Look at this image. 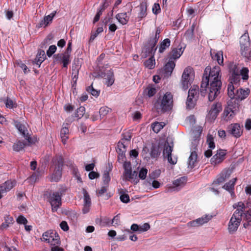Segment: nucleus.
<instances>
[{"mask_svg":"<svg viewBox=\"0 0 251 251\" xmlns=\"http://www.w3.org/2000/svg\"><path fill=\"white\" fill-rule=\"evenodd\" d=\"M222 87L221 68L215 66L212 68L207 66L204 71L201 83V94L204 96L207 92L209 101L214 100L220 93Z\"/></svg>","mask_w":251,"mask_h":251,"instance_id":"f257e3e1","label":"nucleus"},{"mask_svg":"<svg viewBox=\"0 0 251 251\" xmlns=\"http://www.w3.org/2000/svg\"><path fill=\"white\" fill-rule=\"evenodd\" d=\"M233 207L236 210L233 213L228 223V230L230 233H233L237 230L242 221L243 210L245 208V204L242 201L234 203Z\"/></svg>","mask_w":251,"mask_h":251,"instance_id":"f03ea898","label":"nucleus"},{"mask_svg":"<svg viewBox=\"0 0 251 251\" xmlns=\"http://www.w3.org/2000/svg\"><path fill=\"white\" fill-rule=\"evenodd\" d=\"M229 72V81L230 83L237 84L241 82V75L243 80H246L249 78V70L247 68L240 69V67L234 63H230L228 65Z\"/></svg>","mask_w":251,"mask_h":251,"instance_id":"7ed1b4c3","label":"nucleus"},{"mask_svg":"<svg viewBox=\"0 0 251 251\" xmlns=\"http://www.w3.org/2000/svg\"><path fill=\"white\" fill-rule=\"evenodd\" d=\"M240 84V82H239L236 84L229 82L227 87V94L231 99L230 101H232L234 100V102L235 103L236 100H242L246 99L249 95V89L244 90L238 88Z\"/></svg>","mask_w":251,"mask_h":251,"instance_id":"20e7f679","label":"nucleus"},{"mask_svg":"<svg viewBox=\"0 0 251 251\" xmlns=\"http://www.w3.org/2000/svg\"><path fill=\"white\" fill-rule=\"evenodd\" d=\"M173 96L170 93H166L161 99H158L154 103L157 110L165 112L170 110L173 107Z\"/></svg>","mask_w":251,"mask_h":251,"instance_id":"39448f33","label":"nucleus"},{"mask_svg":"<svg viewBox=\"0 0 251 251\" xmlns=\"http://www.w3.org/2000/svg\"><path fill=\"white\" fill-rule=\"evenodd\" d=\"M52 163L54 166V172L51 176V181L57 182L61 177L62 167L63 165V159L61 156H56L52 160Z\"/></svg>","mask_w":251,"mask_h":251,"instance_id":"423d86ee","label":"nucleus"},{"mask_svg":"<svg viewBox=\"0 0 251 251\" xmlns=\"http://www.w3.org/2000/svg\"><path fill=\"white\" fill-rule=\"evenodd\" d=\"M194 77L193 69L191 67H186L183 71L181 79V87L184 90L188 89L192 84Z\"/></svg>","mask_w":251,"mask_h":251,"instance_id":"0eeeda50","label":"nucleus"},{"mask_svg":"<svg viewBox=\"0 0 251 251\" xmlns=\"http://www.w3.org/2000/svg\"><path fill=\"white\" fill-rule=\"evenodd\" d=\"M43 239L50 243L51 246L59 245L60 243L59 235L53 230H49L43 233Z\"/></svg>","mask_w":251,"mask_h":251,"instance_id":"6e6552de","label":"nucleus"},{"mask_svg":"<svg viewBox=\"0 0 251 251\" xmlns=\"http://www.w3.org/2000/svg\"><path fill=\"white\" fill-rule=\"evenodd\" d=\"M222 110V106L220 102L213 103L206 115V121L210 123L214 122Z\"/></svg>","mask_w":251,"mask_h":251,"instance_id":"1a4fd4ad","label":"nucleus"},{"mask_svg":"<svg viewBox=\"0 0 251 251\" xmlns=\"http://www.w3.org/2000/svg\"><path fill=\"white\" fill-rule=\"evenodd\" d=\"M173 148V147L170 146L168 142H166L163 151V155L164 158H167L169 163L175 165L176 163L177 159L176 156H172Z\"/></svg>","mask_w":251,"mask_h":251,"instance_id":"9d476101","label":"nucleus"},{"mask_svg":"<svg viewBox=\"0 0 251 251\" xmlns=\"http://www.w3.org/2000/svg\"><path fill=\"white\" fill-rule=\"evenodd\" d=\"M14 126L18 129L23 136L29 144H32L35 143V140L32 139L27 133V129L25 126L18 121L14 122Z\"/></svg>","mask_w":251,"mask_h":251,"instance_id":"9b49d317","label":"nucleus"},{"mask_svg":"<svg viewBox=\"0 0 251 251\" xmlns=\"http://www.w3.org/2000/svg\"><path fill=\"white\" fill-rule=\"evenodd\" d=\"M227 131L234 137L239 138L242 135L243 129L239 124H232L228 126Z\"/></svg>","mask_w":251,"mask_h":251,"instance_id":"f8f14e48","label":"nucleus"},{"mask_svg":"<svg viewBox=\"0 0 251 251\" xmlns=\"http://www.w3.org/2000/svg\"><path fill=\"white\" fill-rule=\"evenodd\" d=\"M184 48L181 45H179L176 48L172 47L171 51L168 54L169 59L175 61L178 59L182 54Z\"/></svg>","mask_w":251,"mask_h":251,"instance_id":"ddd939ff","label":"nucleus"},{"mask_svg":"<svg viewBox=\"0 0 251 251\" xmlns=\"http://www.w3.org/2000/svg\"><path fill=\"white\" fill-rule=\"evenodd\" d=\"M50 203L52 211H56L58 207L61 205V194L58 192L53 193L50 198Z\"/></svg>","mask_w":251,"mask_h":251,"instance_id":"4468645a","label":"nucleus"},{"mask_svg":"<svg viewBox=\"0 0 251 251\" xmlns=\"http://www.w3.org/2000/svg\"><path fill=\"white\" fill-rule=\"evenodd\" d=\"M123 167L125 170L124 175L126 180L133 179L137 176V172L135 171L132 172L130 162H125Z\"/></svg>","mask_w":251,"mask_h":251,"instance_id":"2eb2a0df","label":"nucleus"},{"mask_svg":"<svg viewBox=\"0 0 251 251\" xmlns=\"http://www.w3.org/2000/svg\"><path fill=\"white\" fill-rule=\"evenodd\" d=\"M16 184L15 180H8L0 185V199Z\"/></svg>","mask_w":251,"mask_h":251,"instance_id":"dca6fc26","label":"nucleus"},{"mask_svg":"<svg viewBox=\"0 0 251 251\" xmlns=\"http://www.w3.org/2000/svg\"><path fill=\"white\" fill-rule=\"evenodd\" d=\"M228 107H226L224 111L223 118L226 121L230 120L234 115V108H235L237 105L233 106V101H228Z\"/></svg>","mask_w":251,"mask_h":251,"instance_id":"f3484780","label":"nucleus"},{"mask_svg":"<svg viewBox=\"0 0 251 251\" xmlns=\"http://www.w3.org/2000/svg\"><path fill=\"white\" fill-rule=\"evenodd\" d=\"M55 60L56 61H61L63 63V67L67 68L68 64L70 63V54L64 53H58L54 55Z\"/></svg>","mask_w":251,"mask_h":251,"instance_id":"a211bd4d","label":"nucleus"},{"mask_svg":"<svg viewBox=\"0 0 251 251\" xmlns=\"http://www.w3.org/2000/svg\"><path fill=\"white\" fill-rule=\"evenodd\" d=\"M226 154L225 151L219 150L211 159V163L215 165L221 163L224 159Z\"/></svg>","mask_w":251,"mask_h":251,"instance_id":"6ab92c4d","label":"nucleus"},{"mask_svg":"<svg viewBox=\"0 0 251 251\" xmlns=\"http://www.w3.org/2000/svg\"><path fill=\"white\" fill-rule=\"evenodd\" d=\"M187 180V177L185 176L180 177L175 180L173 182V188L175 189L174 190L179 191L185 185Z\"/></svg>","mask_w":251,"mask_h":251,"instance_id":"aec40b11","label":"nucleus"},{"mask_svg":"<svg viewBox=\"0 0 251 251\" xmlns=\"http://www.w3.org/2000/svg\"><path fill=\"white\" fill-rule=\"evenodd\" d=\"M240 48H243V49H244V48L251 46L249 34L247 31H246L245 33L240 37Z\"/></svg>","mask_w":251,"mask_h":251,"instance_id":"412c9836","label":"nucleus"},{"mask_svg":"<svg viewBox=\"0 0 251 251\" xmlns=\"http://www.w3.org/2000/svg\"><path fill=\"white\" fill-rule=\"evenodd\" d=\"M110 2V0H105V1L98 10L97 13L94 18L93 22L94 23L99 20L100 16L102 15L103 11L109 5Z\"/></svg>","mask_w":251,"mask_h":251,"instance_id":"4be33fe9","label":"nucleus"},{"mask_svg":"<svg viewBox=\"0 0 251 251\" xmlns=\"http://www.w3.org/2000/svg\"><path fill=\"white\" fill-rule=\"evenodd\" d=\"M237 178H234L230 180H229L228 182L226 183L223 186V188L228 191L231 196H233L234 195V185L235 182L236 181Z\"/></svg>","mask_w":251,"mask_h":251,"instance_id":"5701e85b","label":"nucleus"},{"mask_svg":"<svg viewBox=\"0 0 251 251\" xmlns=\"http://www.w3.org/2000/svg\"><path fill=\"white\" fill-rule=\"evenodd\" d=\"M176 63L174 60L169 59L168 62L165 64L164 67V71L166 76L171 75Z\"/></svg>","mask_w":251,"mask_h":251,"instance_id":"b1692460","label":"nucleus"},{"mask_svg":"<svg viewBox=\"0 0 251 251\" xmlns=\"http://www.w3.org/2000/svg\"><path fill=\"white\" fill-rule=\"evenodd\" d=\"M197 157L198 155L196 151H193L191 152L188 161V167L189 168L193 169L195 167L197 160Z\"/></svg>","mask_w":251,"mask_h":251,"instance_id":"393cba45","label":"nucleus"},{"mask_svg":"<svg viewBox=\"0 0 251 251\" xmlns=\"http://www.w3.org/2000/svg\"><path fill=\"white\" fill-rule=\"evenodd\" d=\"M56 14V11H53L50 15L46 16L44 17V19L42 20L39 23L40 27H46L48 24L51 22L53 18Z\"/></svg>","mask_w":251,"mask_h":251,"instance_id":"a878e982","label":"nucleus"},{"mask_svg":"<svg viewBox=\"0 0 251 251\" xmlns=\"http://www.w3.org/2000/svg\"><path fill=\"white\" fill-rule=\"evenodd\" d=\"M161 148L159 145L153 144L151 148L150 155L151 158H157L160 154Z\"/></svg>","mask_w":251,"mask_h":251,"instance_id":"bb28decb","label":"nucleus"},{"mask_svg":"<svg viewBox=\"0 0 251 251\" xmlns=\"http://www.w3.org/2000/svg\"><path fill=\"white\" fill-rule=\"evenodd\" d=\"M147 7L148 3L147 1H144L140 3L139 6L140 11L138 13V17L139 18L142 19L147 16Z\"/></svg>","mask_w":251,"mask_h":251,"instance_id":"cd10ccee","label":"nucleus"},{"mask_svg":"<svg viewBox=\"0 0 251 251\" xmlns=\"http://www.w3.org/2000/svg\"><path fill=\"white\" fill-rule=\"evenodd\" d=\"M46 55L43 50H39L38 51L35 61L37 65L39 67L41 63L45 60Z\"/></svg>","mask_w":251,"mask_h":251,"instance_id":"c85d7f7f","label":"nucleus"},{"mask_svg":"<svg viewBox=\"0 0 251 251\" xmlns=\"http://www.w3.org/2000/svg\"><path fill=\"white\" fill-rule=\"evenodd\" d=\"M116 18L123 25H126L129 20V17L126 12L118 13L116 15Z\"/></svg>","mask_w":251,"mask_h":251,"instance_id":"c756f323","label":"nucleus"},{"mask_svg":"<svg viewBox=\"0 0 251 251\" xmlns=\"http://www.w3.org/2000/svg\"><path fill=\"white\" fill-rule=\"evenodd\" d=\"M199 95V88L198 86L194 85L191 87L188 91V96L190 98H192L197 100Z\"/></svg>","mask_w":251,"mask_h":251,"instance_id":"7c9ffc66","label":"nucleus"},{"mask_svg":"<svg viewBox=\"0 0 251 251\" xmlns=\"http://www.w3.org/2000/svg\"><path fill=\"white\" fill-rule=\"evenodd\" d=\"M4 222L2 223L0 226V229L3 230L7 228L10 225L13 224L14 219L9 215H6L4 217Z\"/></svg>","mask_w":251,"mask_h":251,"instance_id":"2f4dec72","label":"nucleus"},{"mask_svg":"<svg viewBox=\"0 0 251 251\" xmlns=\"http://www.w3.org/2000/svg\"><path fill=\"white\" fill-rule=\"evenodd\" d=\"M171 45V41L169 39L166 38L162 41L159 45L158 51L159 53H163Z\"/></svg>","mask_w":251,"mask_h":251,"instance_id":"473e14b6","label":"nucleus"},{"mask_svg":"<svg viewBox=\"0 0 251 251\" xmlns=\"http://www.w3.org/2000/svg\"><path fill=\"white\" fill-rule=\"evenodd\" d=\"M229 174H228L227 172L222 173L213 181V184H220L221 183H223L229 177Z\"/></svg>","mask_w":251,"mask_h":251,"instance_id":"72a5a7b5","label":"nucleus"},{"mask_svg":"<svg viewBox=\"0 0 251 251\" xmlns=\"http://www.w3.org/2000/svg\"><path fill=\"white\" fill-rule=\"evenodd\" d=\"M159 38V35H154V37L151 38L149 41V44L151 46L150 52L154 53L155 50L157 49V47H155L156 43H157Z\"/></svg>","mask_w":251,"mask_h":251,"instance_id":"f704fd0d","label":"nucleus"},{"mask_svg":"<svg viewBox=\"0 0 251 251\" xmlns=\"http://www.w3.org/2000/svg\"><path fill=\"white\" fill-rule=\"evenodd\" d=\"M106 81L105 84L107 86H111L114 82V77L113 72L111 70H108L106 73Z\"/></svg>","mask_w":251,"mask_h":251,"instance_id":"c9c22d12","label":"nucleus"},{"mask_svg":"<svg viewBox=\"0 0 251 251\" xmlns=\"http://www.w3.org/2000/svg\"><path fill=\"white\" fill-rule=\"evenodd\" d=\"M212 58L213 60H216L218 63L220 65H223V52L221 51H219L217 52L216 53H211Z\"/></svg>","mask_w":251,"mask_h":251,"instance_id":"e433bc0d","label":"nucleus"},{"mask_svg":"<svg viewBox=\"0 0 251 251\" xmlns=\"http://www.w3.org/2000/svg\"><path fill=\"white\" fill-rule=\"evenodd\" d=\"M240 51L242 55L248 60H251V46L247 48H240Z\"/></svg>","mask_w":251,"mask_h":251,"instance_id":"4c0bfd02","label":"nucleus"},{"mask_svg":"<svg viewBox=\"0 0 251 251\" xmlns=\"http://www.w3.org/2000/svg\"><path fill=\"white\" fill-rule=\"evenodd\" d=\"M60 137L62 142L64 144L66 143V141L69 138V129L67 127H63L60 132Z\"/></svg>","mask_w":251,"mask_h":251,"instance_id":"58836bf2","label":"nucleus"},{"mask_svg":"<svg viewBox=\"0 0 251 251\" xmlns=\"http://www.w3.org/2000/svg\"><path fill=\"white\" fill-rule=\"evenodd\" d=\"M165 124L164 123L154 122L151 124L152 130L155 133H158L163 128Z\"/></svg>","mask_w":251,"mask_h":251,"instance_id":"ea45409f","label":"nucleus"},{"mask_svg":"<svg viewBox=\"0 0 251 251\" xmlns=\"http://www.w3.org/2000/svg\"><path fill=\"white\" fill-rule=\"evenodd\" d=\"M211 216L209 215H205L201 218L196 219V220L199 226H201L203 224L208 222L211 219Z\"/></svg>","mask_w":251,"mask_h":251,"instance_id":"a19ab883","label":"nucleus"},{"mask_svg":"<svg viewBox=\"0 0 251 251\" xmlns=\"http://www.w3.org/2000/svg\"><path fill=\"white\" fill-rule=\"evenodd\" d=\"M155 65V59L153 56L151 57L144 62V65L149 69H152Z\"/></svg>","mask_w":251,"mask_h":251,"instance_id":"79ce46f5","label":"nucleus"},{"mask_svg":"<svg viewBox=\"0 0 251 251\" xmlns=\"http://www.w3.org/2000/svg\"><path fill=\"white\" fill-rule=\"evenodd\" d=\"M126 143L123 140L120 141L117 145V152H126Z\"/></svg>","mask_w":251,"mask_h":251,"instance_id":"37998d69","label":"nucleus"},{"mask_svg":"<svg viewBox=\"0 0 251 251\" xmlns=\"http://www.w3.org/2000/svg\"><path fill=\"white\" fill-rule=\"evenodd\" d=\"M25 146V144L24 142L18 141L14 143L13 146V149L16 151H19L23 150Z\"/></svg>","mask_w":251,"mask_h":251,"instance_id":"c03bdc74","label":"nucleus"},{"mask_svg":"<svg viewBox=\"0 0 251 251\" xmlns=\"http://www.w3.org/2000/svg\"><path fill=\"white\" fill-rule=\"evenodd\" d=\"M196 101L197 100H196L195 99L192 98H190L188 96L187 101L186 102L187 108L189 109L193 108L196 105Z\"/></svg>","mask_w":251,"mask_h":251,"instance_id":"a18cd8bd","label":"nucleus"},{"mask_svg":"<svg viewBox=\"0 0 251 251\" xmlns=\"http://www.w3.org/2000/svg\"><path fill=\"white\" fill-rule=\"evenodd\" d=\"M111 109L107 106H103L100 108L99 111L100 117L101 119L103 118L109 112Z\"/></svg>","mask_w":251,"mask_h":251,"instance_id":"49530a36","label":"nucleus"},{"mask_svg":"<svg viewBox=\"0 0 251 251\" xmlns=\"http://www.w3.org/2000/svg\"><path fill=\"white\" fill-rule=\"evenodd\" d=\"M85 108L83 106H80L76 111L75 116L79 119L81 118L84 114Z\"/></svg>","mask_w":251,"mask_h":251,"instance_id":"de8ad7c7","label":"nucleus"},{"mask_svg":"<svg viewBox=\"0 0 251 251\" xmlns=\"http://www.w3.org/2000/svg\"><path fill=\"white\" fill-rule=\"evenodd\" d=\"M207 143L208 145V147L211 149L215 148V143L214 142V139L211 135H208L207 138Z\"/></svg>","mask_w":251,"mask_h":251,"instance_id":"09e8293b","label":"nucleus"},{"mask_svg":"<svg viewBox=\"0 0 251 251\" xmlns=\"http://www.w3.org/2000/svg\"><path fill=\"white\" fill-rule=\"evenodd\" d=\"M140 227L139 226L136 224H133L130 227V229H126V232L129 233H132L131 230L133 232H137L139 233Z\"/></svg>","mask_w":251,"mask_h":251,"instance_id":"8fccbe9b","label":"nucleus"},{"mask_svg":"<svg viewBox=\"0 0 251 251\" xmlns=\"http://www.w3.org/2000/svg\"><path fill=\"white\" fill-rule=\"evenodd\" d=\"M83 194H84V204L91 205V199H90V197L89 194L86 191H84Z\"/></svg>","mask_w":251,"mask_h":251,"instance_id":"3c124183","label":"nucleus"},{"mask_svg":"<svg viewBox=\"0 0 251 251\" xmlns=\"http://www.w3.org/2000/svg\"><path fill=\"white\" fill-rule=\"evenodd\" d=\"M57 48L55 45H51L50 46L49 49L47 51V55L49 57H51L52 55L56 51Z\"/></svg>","mask_w":251,"mask_h":251,"instance_id":"603ef678","label":"nucleus"},{"mask_svg":"<svg viewBox=\"0 0 251 251\" xmlns=\"http://www.w3.org/2000/svg\"><path fill=\"white\" fill-rule=\"evenodd\" d=\"M148 170L146 168H142L139 173V177L141 179H145L146 177Z\"/></svg>","mask_w":251,"mask_h":251,"instance_id":"864d4df0","label":"nucleus"},{"mask_svg":"<svg viewBox=\"0 0 251 251\" xmlns=\"http://www.w3.org/2000/svg\"><path fill=\"white\" fill-rule=\"evenodd\" d=\"M87 91L95 97H98L100 94V92L94 89L92 85L89 86L87 88Z\"/></svg>","mask_w":251,"mask_h":251,"instance_id":"5fc2aeb1","label":"nucleus"},{"mask_svg":"<svg viewBox=\"0 0 251 251\" xmlns=\"http://www.w3.org/2000/svg\"><path fill=\"white\" fill-rule=\"evenodd\" d=\"M139 233L147 231L150 228V226L148 223H145L142 225H140Z\"/></svg>","mask_w":251,"mask_h":251,"instance_id":"6e6d98bb","label":"nucleus"},{"mask_svg":"<svg viewBox=\"0 0 251 251\" xmlns=\"http://www.w3.org/2000/svg\"><path fill=\"white\" fill-rule=\"evenodd\" d=\"M120 224V215L115 216L111 221V225L112 226H118Z\"/></svg>","mask_w":251,"mask_h":251,"instance_id":"4d7b16f0","label":"nucleus"},{"mask_svg":"<svg viewBox=\"0 0 251 251\" xmlns=\"http://www.w3.org/2000/svg\"><path fill=\"white\" fill-rule=\"evenodd\" d=\"M118 161L121 163H125V162H126V155H125V152H118Z\"/></svg>","mask_w":251,"mask_h":251,"instance_id":"13d9d810","label":"nucleus"},{"mask_svg":"<svg viewBox=\"0 0 251 251\" xmlns=\"http://www.w3.org/2000/svg\"><path fill=\"white\" fill-rule=\"evenodd\" d=\"M131 138V135L130 132H126L123 134V138L121 140H123L125 143H128L130 141Z\"/></svg>","mask_w":251,"mask_h":251,"instance_id":"bf43d9fd","label":"nucleus"},{"mask_svg":"<svg viewBox=\"0 0 251 251\" xmlns=\"http://www.w3.org/2000/svg\"><path fill=\"white\" fill-rule=\"evenodd\" d=\"M100 225L102 226L111 225V221L109 218L104 217L100 220Z\"/></svg>","mask_w":251,"mask_h":251,"instance_id":"052dcab7","label":"nucleus"},{"mask_svg":"<svg viewBox=\"0 0 251 251\" xmlns=\"http://www.w3.org/2000/svg\"><path fill=\"white\" fill-rule=\"evenodd\" d=\"M147 95L149 97H152L156 92V89L153 87L147 88L146 89Z\"/></svg>","mask_w":251,"mask_h":251,"instance_id":"680f3d73","label":"nucleus"},{"mask_svg":"<svg viewBox=\"0 0 251 251\" xmlns=\"http://www.w3.org/2000/svg\"><path fill=\"white\" fill-rule=\"evenodd\" d=\"M17 222L20 224L26 225L27 223V220L24 216L20 215L17 219Z\"/></svg>","mask_w":251,"mask_h":251,"instance_id":"e2e57ef3","label":"nucleus"},{"mask_svg":"<svg viewBox=\"0 0 251 251\" xmlns=\"http://www.w3.org/2000/svg\"><path fill=\"white\" fill-rule=\"evenodd\" d=\"M152 12L155 14H157L160 12V7L158 3H155L152 8Z\"/></svg>","mask_w":251,"mask_h":251,"instance_id":"0e129e2a","label":"nucleus"},{"mask_svg":"<svg viewBox=\"0 0 251 251\" xmlns=\"http://www.w3.org/2000/svg\"><path fill=\"white\" fill-rule=\"evenodd\" d=\"M102 178L105 184L107 185L109 182L110 181V177L109 176V173L108 172H106L104 173Z\"/></svg>","mask_w":251,"mask_h":251,"instance_id":"69168bd1","label":"nucleus"},{"mask_svg":"<svg viewBox=\"0 0 251 251\" xmlns=\"http://www.w3.org/2000/svg\"><path fill=\"white\" fill-rule=\"evenodd\" d=\"M160 174V171L159 170H155L150 174V177L151 179H155L158 177Z\"/></svg>","mask_w":251,"mask_h":251,"instance_id":"338daca9","label":"nucleus"},{"mask_svg":"<svg viewBox=\"0 0 251 251\" xmlns=\"http://www.w3.org/2000/svg\"><path fill=\"white\" fill-rule=\"evenodd\" d=\"M120 198L123 202L127 203L129 201V197L127 194H122Z\"/></svg>","mask_w":251,"mask_h":251,"instance_id":"774afa93","label":"nucleus"}]
</instances>
